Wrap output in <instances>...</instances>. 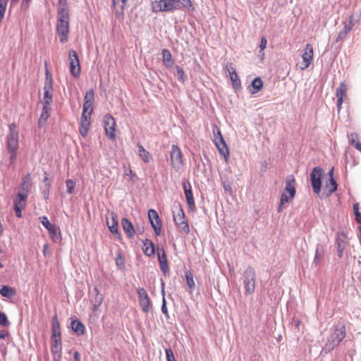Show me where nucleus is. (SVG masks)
<instances>
[{"instance_id": "obj_1", "label": "nucleus", "mask_w": 361, "mask_h": 361, "mask_svg": "<svg viewBox=\"0 0 361 361\" xmlns=\"http://www.w3.org/2000/svg\"><path fill=\"white\" fill-rule=\"evenodd\" d=\"M56 30L61 43H66L68 39L69 33V13L66 0L58 1Z\"/></svg>"}, {"instance_id": "obj_2", "label": "nucleus", "mask_w": 361, "mask_h": 361, "mask_svg": "<svg viewBox=\"0 0 361 361\" xmlns=\"http://www.w3.org/2000/svg\"><path fill=\"white\" fill-rule=\"evenodd\" d=\"M6 147L10 155V163L13 164L19 148V132L16 123H12L8 126V132L6 137Z\"/></svg>"}, {"instance_id": "obj_3", "label": "nucleus", "mask_w": 361, "mask_h": 361, "mask_svg": "<svg viewBox=\"0 0 361 361\" xmlns=\"http://www.w3.org/2000/svg\"><path fill=\"white\" fill-rule=\"evenodd\" d=\"M295 183V179L293 175L287 177L286 180V187L281 196L279 212L281 211V207L284 204L288 202L294 198L296 192Z\"/></svg>"}, {"instance_id": "obj_4", "label": "nucleus", "mask_w": 361, "mask_h": 361, "mask_svg": "<svg viewBox=\"0 0 361 361\" xmlns=\"http://www.w3.org/2000/svg\"><path fill=\"white\" fill-rule=\"evenodd\" d=\"M345 337V326L343 324L337 325L327 341L325 348L329 351L334 349Z\"/></svg>"}, {"instance_id": "obj_5", "label": "nucleus", "mask_w": 361, "mask_h": 361, "mask_svg": "<svg viewBox=\"0 0 361 361\" xmlns=\"http://www.w3.org/2000/svg\"><path fill=\"white\" fill-rule=\"evenodd\" d=\"M175 10H178V0H156L152 2L154 13L172 12Z\"/></svg>"}, {"instance_id": "obj_6", "label": "nucleus", "mask_w": 361, "mask_h": 361, "mask_svg": "<svg viewBox=\"0 0 361 361\" xmlns=\"http://www.w3.org/2000/svg\"><path fill=\"white\" fill-rule=\"evenodd\" d=\"M43 89L44 97L42 99V104L43 106H50V104L53 101V78L51 73L47 68L45 72V82Z\"/></svg>"}, {"instance_id": "obj_7", "label": "nucleus", "mask_w": 361, "mask_h": 361, "mask_svg": "<svg viewBox=\"0 0 361 361\" xmlns=\"http://www.w3.org/2000/svg\"><path fill=\"white\" fill-rule=\"evenodd\" d=\"M173 221L176 226L185 233L188 234L190 232V227L182 207L180 206L176 207L173 209Z\"/></svg>"}, {"instance_id": "obj_8", "label": "nucleus", "mask_w": 361, "mask_h": 361, "mask_svg": "<svg viewBox=\"0 0 361 361\" xmlns=\"http://www.w3.org/2000/svg\"><path fill=\"white\" fill-rule=\"evenodd\" d=\"M170 161L171 167L176 172H179L183 166L184 163L182 152L180 147L176 145L171 146Z\"/></svg>"}, {"instance_id": "obj_9", "label": "nucleus", "mask_w": 361, "mask_h": 361, "mask_svg": "<svg viewBox=\"0 0 361 361\" xmlns=\"http://www.w3.org/2000/svg\"><path fill=\"white\" fill-rule=\"evenodd\" d=\"M104 129L106 136L111 140L116 138V121L114 118L109 114L104 116Z\"/></svg>"}, {"instance_id": "obj_10", "label": "nucleus", "mask_w": 361, "mask_h": 361, "mask_svg": "<svg viewBox=\"0 0 361 361\" xmlns=\"http://www.w3.org/2000/svg\"><path fill=\"white\" fill-rule=\"evenodd\" d=\"M27 197V194L18 192L13 201V209L16 216L18 218L22 217V210L26 207Z\"/></svg>"}, {"instance_id": "obj_11", "label": "nucleus", "mask_w": 361, "mask_h": 361, "mask_svg": "<svg viewBox=\"0 0 361 361\" xmlns=\"http://www.w3.org/2000/svg\"><path fill=\"white\" fill-rule=\"evenodd\" d=\"M314 56V49L311 44L307 43L304 49L302 55V62L300 64L299 69L304 71L307 68L312 62Z\"/></svg>"}, {"instance_id": "obj_12", "label": "nucleus", "mask_w": 361, "mask_h": 361, "mask_svg": "<svg viewBox=\"0 0 361 361\" xmlns=\"http://www.w3.org/2000/svg\"><path fill=\"white\" fill-rule=\"evenodd\" d=\"M244 284L247 293L251 294L255 287V271L252 267H247L245 270Z\"/></svg>"}, {"instance_id": "obj_13", "label": "nucleus", "mask_w": 361, "mask_h": 361, "mask_svg": "<svg viewBox=\"0 0 361 361\" xmlns=\"http://www.w3.org/2000/svg\"><path fill=\"white\" fill-rule=\"evenodd\" d=\"M68 59L70 62L71 74L74 78L78 77L80 73V66L78 54L75 50L69 51Z\"/></svg>"}, {"instance_id": "obj_14", "label": "nucleus", "mask_w": 361, "mask_h": 361, "mask_svg": "<svg viewBox=\"0 0 361 361\" xmlns=\"http://www.w3.org/2000/svg\"><path fill=\"white\" fill-rule=\"evenodd\" d=\"M322 170L319 167H314L310 173V180L315 193L319 194L321 191Z\"/></svg>"}, {"instance_id": "obj_15", "label": "nucleus", "mask_w": 361, "mask_h": 361, "mask_svg": "<svg viewBox=\"0 0 361 361\" xmlns=\"http://www.w3.org/2000/svg\"><path fill=\"white\" fill-rule=\"evenodd\" d=\"M94 102V93L92 89L86 92L82 104V114L92 116L93 111V104Z\"/></svg>"}, {"instance_id": "obj_16", "label": "nucleus", "mask_w": 361, "mask_h": 361, "mask_svg": "<svg viewBox=\"0 0 361 361\" xmlns=\"http://www.w3.org/2000/svg\"><path fill=\"white\" fill-rule=\"evenodd\" d=\"M148 217L156 235H159L161 232V222L158 213L154 209H151L148 212Z\"/></svg>"}, {"instance_id": "obj_17", "label": "nucleus", "mask_w": 361, "mask_h": 361, "mask_svg": "<svg viewBox=\"0 0 361 361\" xmlns=\"http://www.w3.org/2000/svg\"><path fill=\"white\" fill-rule=\"evenodd\" d=\"M51 352L54 360L59 361L62 354L61 338H51Z\"/></svg>"}, {"instance_id": "obj_18", "label": "nucleus", "mask_w": 361, "mask_h": 361, "mask_svg": "<svg viewBox=\"0 0 361 361\" xmlns=\"http://www.w3.org/2000/svg\"><path fill=\"white\" fill-rule=\"evenodd\" d=\"M347 235L344 232H338L336 234V244L338 256L339 258L343 257V251L347 244Z\"/></svg>"}, {"instance_id": "obj_19", "label": "nucleus", "mask_w": 361, "mask_h": 361, "mask_svg": "<svg viewBox=\"0 0 361 361\" xmlns=\"http://www.w3.org/2000/svg\"><path fill=\"white\" fill-rule=\"evenodd\" d=\"M185 195L187 200V203L190 209V210H195V200L192 195V186L189 180H186L183 184Z\"/></svg>"}, {"instance_id": "obj_20", "label": "nucleus", "mask_w": 361, "mask_h": 361, "mask_svg": "<svg viewBox=\"0 0 361 361\" xmlns=\"http://www.w3.org/2000/svg\"><path fill=\"white\" fill-rule=\"evenodd\" d=\"M106 224L111 233L118 239H121V235L118 231V224L115 214L111 213L109 217H106Z\"/></svg>"}, {"instance_id": "obj_21", "label": "nucleus", "mask_w": 361, "mask_h": 361, "mask_svg": "<svg viewBox=\"0 0 361 361\" xmlns=\"http://www.w3.org/2000/svg\"><path fill=\"white\" fill-rule=\"evenodd\" d=\"M348 87L344 82L340 84V87L336 90V96L337 97L336 107L338 111H340L341 106L345 99L347 98Z\"/></svg>"}, {"instance_id": "obj_22", "label": "nucleus", "mask_w": 361, "mask_h": 361, "mask_svg": "<svg viewBox=\"0 0 361 361\" xmlns=\"http://www.w3.org/2000/svg\"><path fill=\"white\" fill-rule=\"evenodd\" d=\"M91 125V116H87L86 114H82L80 121L79 131L80 134L85 137L89 132L90 127Z\"/></svg>"}, {"instance_id": "obj_23", "label": "nucleus", "mask_w": 361, "mask_h": 361, "mask_svg": "<svg viewBox=\"0 0 361 361\" xmlns=\"http://www.w3.org/2000/svg\"><path fill=\"white\" fill-rule=\"evenodd\" d=\"M219 154L224 157L226 162L228 161L229 149L224 138H221L219 141L214 142Z\"/></svg>"}, {"instance_id": "obj_24", "label": "nucleus", "mask_w": 361, "mask_h": 361, "mask_svg": "<svg viewBox=\"0 0 361 361\" xmlns=\"http://www.w3.org/2000/svg\"><path fill=\"white\" fill-rule=\"evenodd\" d=\"M158 257L160 269L162 272L166 274L167 272H169V264L164 249L158 250Z\"/></svg>"}, {"instance_id": "obj_25", "label": "nucleus", "mask_w": 361, "mask_h": 361, "mask_svg": "<svg viewBox=\"0 0 361 361\" xmlns=\"http://www.w3.org/2000/svg\"><path fill=\"white\" fill-rule=\"evenodd\" d=\"M121 225L126 234L129 238H133L135 234V229L133 224L126 218L121 220Z\"/></svg>"}, {"instance_id": "obj_26", "label": "nucleus", "mask_w": 361, "mask_h": 361, "mask_svg": "<svg viewBox=\"0 0 361 361\" xmlns=\"http://www.w3.org/2000/svg\"><path fill=\"white\" fill-rule=\"evenodd\" d=\"M31 173H27L23 178V181L20 187V191L18 192L28 195V192L31 185Z\"/></svg>"}, {"instance_id": "obj_27", "label": "nucleus", "mask_w": 361, "mask_h": 361, "mask_svg": "<svg viewBox=\"0 0 361 361\" xmlns=\"http://www.w3.org/2000/svg\"><path fill=\"white\" fill-rule=\"evenodd\" d=\"M344 27L342 30L338 34L336 41L339 42L345 38L347 35L351 31L354 25L352 19H350L348 23H344Z\"/></svg>"}, {"instance_id": "obj_28", "label": "nucleus", "mask_w": 361, "mask_h": 361, "mask_svg": "<svg viewBox=\"0 0 361 361\" xmlns=\"http://www.w3.org/2000/svg\"><path fill=\"white\" fill-rule=\"evenodd\" d=\"M51 338H61L60 324L56 315L52 318Z\"/></svg>"}, {"instance_id": "obj_29", "label": "nucleus", "mask_w": 361, "mask_h": 361, "mask_svg": "<svg viewBox=\"0 0 361 361\" xmlns=\"http://www.w3.org/2000/svg\"><path fill=\"white\" fill-rule=\"evenodd\" d=\"M48 231L51 240L55 243H60L62 238L60 228L58 226L54 225L51 228H48Z\"/></svg>"}, {"instance_id": "obj_30", "label": "nucleus", "mask_w": 361, "mask_h": 361, "mask_svg": "<svg viewBox=\"0 0 361 361\" xmlns=\"http://www.w3.org/2000/svg\"><path fill=\"white\" fill-rule=\"evenodd\" d=\"M50 106H43L40 117L38 120L39 128H42L50 116Z\"/></svg>"}, {"instance_id": "obj_31", "label": "nucleus", "mask_w": 361, "mask_h": 361, "mask_svg": "<svg viewBox=\"0 0 361 361\" xmlns=\"http://www.w3.org/2000/svg\"><path fill=\"white\" fill-rule=\"evenodd\" d=\"M126 4L127 0H112V6L116 14L123 13Z\"/></svg>"}, {"instance_id": "obj_32", "label": "nucleus", "mask_w": 361, "mask_h": 361, "mask_svg": "<svg viewBox=\"0 0 361 361\" xmlns=\"http://www.w3.org/2000/svg\"><path fill=\"white\" fill-rule=\"evenodd\" d=\"M71 328L78 335L81 336L85 334V327L79 320H73L71 322Z\"/></svg>"}, {"instance_id": "obj_33", "label": "nucleus", "mask_w": 361, "mask_h": 361, "mask_svg": "<svg viewBox=\"0 0 361 361\" xmlns=\"http://www.w3.org/2000/svg\"><path fill=\"white\" fill-rule=\"evenodd\" d=\"M94 291L96 293V295L92 305V311L97 312L99 307L101 306L104 298L102 295L99 294V290L97 288L94 289Z\"/></svg>"}, {"instance_id": "obj_34", "label": "nucleus", "mask_w": 361, "mask_h": 361, "mask_svg": "<svg viewBox=\"0 0 361 361\" xmlns=\"http://www.w3.org/2000/svg\"><path fill=\"white\" fill-rule=\"evenodd\" d=\"M143 251L147 256H152L154 254V247L151 240L147 239L143 242Z\"/></svg>"}, {"instance_id": "obj_35", "label": "nucleus", "mask_w": 361, "mask_h": 361, "mask_svg": "<svg viewBox=\"0 0 361 361\" xmlns=\"http://www.w3.org/2000/svg\"><path fill=\"white\" fill-rule=\"evenodd\" d=\"M163 63L166 67H171L173 64L172 56L170 51L164 49L162 51Z\"/></svg>"}, {"instance_id": "obj_36", "label": "nucleus", "mask_w": 361, "mask_h": 361, "mask_svg": "<svg viewBox=\"0 0 361 361\" xmlns=\"http://www.w3.org/2000/svg\"><path fill=\"white\" fill-rule=\"evenodd\" d=\"M0 293L4 297L12 298L16 294V290L8 286H3L0 289Z\"/></svg>"}, {"instance_id": "obj_37", "label": "nucleus", "mask_w": 361, "mask_h": 361, "mask_svg": "<svg viewBox=\"0 0 361 361\" xmlns=\"http://www.w3.org/2000/svg\"><path fill=\"white\" fill-rule=\"evenodd\" d=\"M139 149V155L145 163H148L150 161L151 157L148 151H147L142 145H137Z\"/></svg>"}, {"instance_id": "obj_38", "label": "nucleus", "mask_w": 361, "mask_h": 361, "mask_svg": "<svg viewBox=\"0 0 361 361\" xmlns=\"http://www.w3.org/2000/svg\"><path fill=\"white\" fill-rule=\"evenodd\" d=\"M338 185L334 178H329V183L324 186V190H327L329 195H331L337 190Z\"/></svg>"}, {"instance_id": "obj_39", "label": "nucleus", "mask_w": 361, "mask_h": 361, "mask_svg": "<svg viewBox=\"0 0 361 361\" xmlns=\"http://www.w3.org/2000/svg\"><path fill=\"white\" fill-rule=\"evenodd\" d=\"M187 285L188 286L191 292L195 288V283L193 279V275L190 271H187L185 273Z\"/></svg>"}, {"instance_id": "obj_40", "label": "nucleus", "mask_w": 361, "mask_h": 361, "mask_svg": "<svg viewBox=\"0 0 361 361\" xmlns=\"http://www.w3.org/2000/svg\"><path fill=\"white\" fill-rule=\"evenodd\" d=\"M139 304L144 312L148 313L149 312L152 307V302L149 298L139 300Z\"/></svg>"}, {"instance_id": "obj_41", "label": "nucleus", "mask_w": 361, "mask_h": 361, "mask_svg": "<svg viewBox=\"0 0 361 361\" xmlns=\"http://www.w3.org/2000/svg\"><path fill=\"white\" fill-rule=\"evenodd\" d=\"M262 86H263V82H262V80H261V78H255L253 80V81L252 82V87L253 88V90L251 91V92L252 94L257 93L262 88Z\"/></svg>"}, {"instance_id": "obj_42", "label": "nucleus", "mask_w": 361, "mask_h": 361, "mask_svg": "<svg viewBox=\"0 0 361 361\" xmlns=\"http://www.w3.org/2000/svg\"><path fill=\"white\" fill-rule=\"evenodd\" d=\"M324 255V250L323 248L322 249L317 248L316 252H315V256H314V261H313L314 264L316 266L320 263L321 260L323 259Z\"/></svg>"}, {"instance_id": "obj_43", "label": "nucleus", "mask_w": 361, "mask_h": 361, "mask_svg": "<svg viewBox=\"0 0 361 361\" xmlns=\"http://www.w3.org/2000/svg\"><path fill=\"white\" fill-rule=\"evenodd\" d=\"M358 138V135L355 133H352L350 135V141L353 146L359 151L361 152V143L356 140Z\"/></svg>"}, {"instance_id": "obj_44", "label": "nucleus", "mask_w": 361, "mask_h": 361, "mask_svg": "<svg viewBox=\"0 0 361 361\" xmlns=\"http://www.w3.org/2000/svg\"><path fill=\"white\" fill-rule=\"evenodd\" d=\"M229 75L233 87H238L240 85V80L238 76L236 71L233 70V72H231Z\"/></svg>"}, {"instance_id": "obj_45", "label": "nucleus", "mask_w": 361, "mask_h": 361, "mask_svg": "<svg viewBox=\"0 0 361 361\" xmlns=\"http://www.w3.org/2000/svg\"><path fill=\"white\" fill-rule=\"evenodd\" d=\"M178 9L180 8V5H182L184 8H186L189 10H193L194 6L191 1V0H178Z\"/></svg>"}, {"instance_id": "obj_46", "label": "nucleus", "mask_w": 361, "mask_h": 361, "mask_svg": "<svg viewBox=\"0 0 361 361\" xmlns=\"http://www.w3.org/2000/svg\"><path fill=\"white\" fill-rule=\"evenodd\" d=\"M66 185L67 188V192L72 194L75 188V182L72 179H68L66 181Z\"/></svg>"}, {"instance_id": "obj_47", "label": "nucleus", "mask_w": 361, "mask_h": 361, "mask_svg": "<svg viewBox=\"0 0 361 361\" xmlns=\"http://www.w3.org/2000/svg\"><path fill=\"white\" fill-rule=\"evenodd\" d=\"M213 133H214V142L219 141L221 138H224L220 129L218 128L216 125L213 126Z\"/></svg>"}, {"instance_id": "obj_48", "label": "nucleus", "mask_w": 361, "mask_h": 361, "mask_svg": "<svg viewBox=\"0 0 361 361\" xmlns=\"http://www.w3.org/2000/svg\"><path fill=\"white\" fill-rule=\"evenodd\" d=\"M7 1L8 0H0V21H1L4 16Z\"/></svg>"}, {"instance_id": "obj_49", "label": "nucleus", "mask_w": 361, "mask_h": 361, "mask_svg": "<svg viewBox=\"0 0 361 361\" xmlns=\"http://www.w3.org/2000/svg\"><path fill=\"white\" fill-rule=\"evenodd\" d=\"M353 211L355 215L356 221L359 224H361V214L359 212V204L356 203L353 204Z\"/></svg>"}, {"instance_id": "obj_50", "label": "nucleus", "mask_w": 361, "mask_h": 361, "mask_svg": "<svg viewBox=\"0 0 361 361\" xmlns=\"http://www.w3.org/2000/svg\"><path fill=\"white\" fill-rule=\"evenodd\" d=\"M9 324L6 314L4 312H0V326H8Z\"/></svg>"}, {"instance_id": "obj_51", "label": "nucleus", "mask_w": 361, "mask_h": 361, "mask_svg": "<svg viewBox=\"0 0 361 361\" xmlns=\"http://www.w3.org/2000/svg\"><path fill=\"white\" fill-rule=\"evenodd\" d=\"M139 300L149 298L148 294L144 288L137 289Z\"/></svg>"}, {"instance_id": "obj_52", "label": "nucleus", "mask_w": 361, "mask_h": 361, "mask_svg": "<svg viewBox=\"0 0 361 361\" xmlns=\"http://www.w3.org/2000/svg\"><path fill=\"white\" fill-rule=\"evenodd\" d=\"M39 220L42 225L48 230V228H51L54 224L49 222L48 218L45 216H40Z\"/></svg>"}, {"instance_id": "obj_53", "label": "nucleus", "mask_w": 361, "mask_h": 361, "mask_svg": "<svg viewBox=\"0 0 361 361\" xmlns=\"http://www.w3.org/2000/svg\"><path fill=\"white\" fill-rule=\"evenodd\" d=\"M43 182L45 183V185H46V190L44 192V198L48 199L51 184H50V183H49V178L47 176H46L44 177Z\"/></svg>"}, {"instance_id": "obj_54", "label": "nucleus", "mask_w": 361, "mask_h": 361, "mask_svg": "<svg viewBox=\"0 0 361 361\" xmlns=\"http://www.w3.org/2000/svg\"><path fill=\"white\" fill-rule=\"evenodd\" d=\"M116 264L118 267H119L121 269L124 268V259L122 257L121 253L118 254L116 256Z\"/></svg>"}, {"instance_id": "obj_55", "label": "nucleus", "mask_w": 361, "mask_h": 361, "mask_svg": "<svg viewBox=\"0 0 361 361\" xmlns=\"http://www.w3.org/2000/svg\"><path fill=\"white\" fill-rule=\"evenodd\" d=\"M166 356L167 361H176L173 352L171 349H166Z\"/></svg>"}, {"instance_id": "obj_56", "label": "nucleus", "mask_w": 361, "mask_h": 361, "mask_svg": "<svg viewBox=\"0 0 361 361\" xmlns=\"http://www.w3.org/2000/svg\"><path fill=\"white\" fill-rule=\"evenodd\" d=\"M267 40L266 37H262L261 39V42H260V45H259L260 52H262L264 50V49L267 47Z\"/></svg>"}, {"instance_id": "obj_57", "label": "nucleus", "mask_w": 361, "mask_h": 361, "mask_svg": "<svg viewBox=\"0 0 361 361\" xmlns=\"http://www.w3.org/2000/svg\"><path fill=\"white\" fill-rule=\"evenodd\" d=\"M161 311H162V312L166 316H168V310H167V307H166V300H165L164 298H163V303H162V305H161Z\"/></svg>"}, {"instance_id": "obj_58", "label": "nucleus", "mask_w": 361, "mask_h": 361, "mask_svg": "<svg viewBox=\"0 0 361 361\" xmlns=\"http://www.w3.org/2000/svg\"><path fill=\"white\" fill-rule=\"evenodd\" d=\"M31 0H22L21 8L23 9H27Z\"/></svg>"}, {"instance_id": "obj_59", "label": "nucleus", "mask_w": 361, "mask_h": 361, "mask_svg": "<svg viewBox=\"0 0 361 361\" xmlns=\"http://www.w3.org/2000/svg\"><path fill=\"white\" fill-rule=\"evenodd\" d=\"M8 332L7 331H0V339H4L7 336H8Z\"/></svg>"}, {"instance_id": "obj_60", "label": "nucleus", "mask_w": 361, "mask_h": 361, "mask_svg": "<svg viewBox=\"0 0 361 361\" xmlns=\"http://www.w3.org/2000/svg\"><path fill=\"white\" fill-rule=\"evenodd\" d=\"M177 73H178V77L179 78H182L183 76H184V71L183 70L179 67V66H177Z\"/></svg>"}, {"instance_id": "obj_61", "label": "nucleus", "mask_w": 361, "mask_h": 361, "mask_svg": "<svg viewBox=\"0 0 361 361\" xmlns=\"http://www.w3.org/2000/svg\"><path fill=\"white\" fill-rule=\"evenodd\" d=\"M73 357L75 361H80V353L78 352H75Z\"/></svg>"}, {"instance_id": "obj_62", "label": "nucleus", "mask_w": 361, "mask_h": 361, "mask_svg": "<svg viewBox=\"0 0 361 361\" xmlns=\"http://www.w3.org/2000/svg\"><path fill=\"white\" fill-rule=\"evenodd\" d=\"M226 69L229 73L233 72V70H235V68L232 67L231 64L226 65Z\"/></svg>"}, {"instance_id": "obj_63", "label": "nucleus", "mask_w": 361, "mask_h": 361, "mask_svg": "<svg viewBox=\"0 0 361 361\" xmlns=\"http://www.w3.org/2000/svg\"><path fill=\"white\" fill-rule=\"evenodd\" d=\"M47 248H48V245H47V244H45V245H44V247H43V252H44V255H45V253H46V251H47Z\"/></svg>"}, {"instance_id": "obj_64", "label": "nucleus", "mask_w": 361, "mask_h": 361, "mask_svg": "<svg viewBox=\"0 0 361 361\" xmlns=\"http://www.w3.org/2000/svg\"><path fill=\"white\" fill-rule=\"evenodd\" d=\"M329 173L330 178H334V176H333V173H334V168H332V169H331V171H329Z\"/></svg>"}]
</instances>
